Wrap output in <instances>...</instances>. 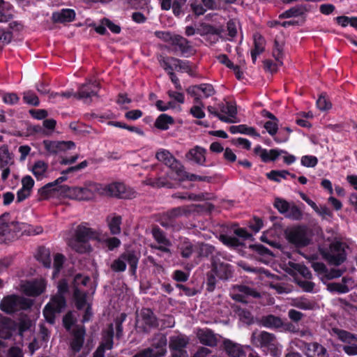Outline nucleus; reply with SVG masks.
<instances>
[{
	"mask_svg": "<svg viewBox=\"0 0 357 357\" xmlns=\"http://www.w3.org/2000/svg\"><path fill=\"white\" fill-rule=\"evenodd\" d=\"M28 227V224L17 221L13 213H3L0 215V243L13 241L26 231L30 234Z\"/></svg>",
	"mask_w": 357,
	"mask_h": 357,
	"instance_id": "obj_1",
	"label": "nucleus"
},
{
	"mask_svg": "<svg viewBox=\"0 0 357 357\" xmlns=\"http://www.w3.org/2000/svg\"><path fill=\"white\" fill-rule=\"evenodd\" d=\"M251 343L263 352L272 357H280L282 346L279 343L275 334L265 331H254L251 335Z\"/></svg>",
	"mask_w": 357,
	"mask_h": 357,
	"instance_id": "obj_2",
	"label": "nucleus"
},
{
	"mask_svg": "<svg viewBox=\"0 0 357 357\" xmlns=\"http://www.w3.org/2000/svg\"><path fill=\"white\" fill-rule=\"evenodd\" d=\"M96 238L95 231L82 223L75 231V234L68 240V245L76 252L86 253L90 251L89 241Z\"/></svg>",
	"mask_w": 357,
	"mask_h": 357,
	"instance_id": "obj_3",
	"label": "nucleus"
},
{
	"mask_svg": "<svg viewBox=\"0 0 357 357\" xmlns=\"http://www.w3.org/2000/svg\"><path fill=\"white\" fill-rule=\"evenodd\" d=\"M94 189L103 196L122 199H135L137 195L132 188L122 183H113L104 187L96 185Z\"/></svg>",
	"mask_w": 357,
	"mask_h": 357,
	"instance_id": "obj_4",
	"label": "nucleus"
},
{
	"mask_svg": "<svg viewBox=\"0 0 357 357\" xmlns=\"http://www.w3.org/2000/svg\"><path fill=\"white\" fill-rule=\"evenodd\" d=\"M139 260V255L135 250H126L116 259L113 261L111 264V269L117 273L124 272L126 270V263H128L130 275H135L137 272Z\"/></svg>",
	"mask_w": 357,
	"mask_h": 357,
	"instance_id": "obj_5",
	"label": "nucleus"
},
{
	"mask_svg": "<svg viewBox=\"0 0 357 357\" xmlns=\"http://www.w3.org/2000/svg\"><path fill=\"white\" fill-rule=\"evenodd\" d=\"M319 252L329 265L338 266L347 259L345 245L340 241L331 243L328 248L320 249Z\"/></svg>",
	"mask_w": 357,
	"mask_h": 357,
	"instance_id": "obj_6",
	"label": "nucleus"
},
{
	"mask_svg": "<svg viewBox=\"0 0 357 357\" xmlns=\"http://www.w3.org/2000/svg\"><path fill=\"white\" fill-rule=\"evenodd\" d=\"M319 252L329 265L338 266L347 259L345 245L340 241L331 243L328 248L320 249Z\"/></svg>",
	"mask_w": 357,
	"mask_h": 357,
	"instance_id": "obj_7",
	"label": "nucleus"
},
{
	"mask_svg": "<svg viewBox=\"0 0 357 357\" xmlns=\"http://www.w3.org/2000/svg\"><path fill=\"white\" fill-rule=\"evenodd\" d=\"M156 159L167 166L173 173L174 179L183 181L188 177L183 165L167 150L160 149L155 154Z\"/></svg>",
	"mask_w": 357,
	"mask_h": 357,
	"instance_id": "obj_8",
	"label": "nucleus"
},
{
	"mask_svg": "<svg viewBox=\"0 0 357 357\" xmlns=\"http://www.w3.org/2000/svg\"><path fill=\"white\" fill-rule=\"evenodd\" d=\"M33 305L31 299L15 294L4 296L0 303V309L8 314H12L21 310H29Z\"/></svg>",
	"mask_w": 357,
	"mask_h": 357,
	"instance_id": "obj_9",
	"label": "nucleus"
},
{
	"mask_svg": "<svg viewBox=\"0 0 357 357\" xmlns=\"http://www.w3.org/2000/svg\"><path fill=\"white\" fill-rule=\"evenodd\" d=\"M287 240L297 248H304L310 243L309 229L305 225L295 226L285 231Z\"/></svg>",
	"mask_w": 357,
	"mask_h": 357,
	"instance_id": "obj_10",
	"label": "nucleus"
},
{
	"mask_svg": "<svg viewBox=\"0 0 357 357\" xmlns=\"http://www.w3.org/2000/svg\"><path fill=\"white\" fill-rule=\"evenodd\" d=\"M66 305V300L63 295H54L43 309L45 320L50 324L55 322L56 314L60 313Z\"/></svg>",
	"mask_w": 357,
	"mask_h": 357,
	"instance_id": "obj_11",
	"label": "nucleus"
},
{
	"mask_svg": "<svg viewBox=\"0 0 357 357\" xmlns=\"http://www.w3.org/2000/svg\"><path fill=\"white\" fill-rule=\"evenodd\" d=\"M98 84L96 83V82L89 83L86 84H83L82 86L79 87L78 93H73L71 91H66L63 93H52L51 97L52 98H68L71 97L72 96H74L75 97H77L80 99H84L86 101H87V99L91 98L93 96H96L97 95V90Z\"/></svg>",
	"mask_w": 357,
	"mask_h": 357,
	"instance_id": "obj_12",
	"label": "nucleus"
},
{
	"mask_svg": "<svg viewBox=\"0 0 357 357\" xmlns=\"http://www.w3.org/2000/svg\"><path fill=\"white\" fill-rule=\"evenodd\" d=\"M186 91L194 98L196 102H199L202 98H207L215 93L213 86L210 84L190 86L186 89Z\"/></svg>",
	"mask_w": 357,
	"mask_h": 357,
	"instance_id": "obj_13",
	"label": "nucleus"
},
{
	"mask_svg": "<svg viewBox=\"0 0 357 357\" xmlns=\"http://www.w3.org/2000/svg\"><path fill=\"white\" fill-rule=\"evenodd\" d=\"M43 144L49 155H55L64 153L75 148V144L71 141H52L44 140Z\"/></svg>",
	"mask_w": 357,
	"mask_h": 357,
	"instance_id": "obj_14",
	"label": "nucleus"
},
{
	"mask_svg": "<svg viewBox=\"0 0 357 357\" xmlns=\"http://www.w3.org/2000/svg\"><path fill=\"white\" fill-rule=\"evenodd\" d=\"M21 288L25 295L36 297L45 291L46 283L44 280H28L22 284Z\"/></svg>",
	"mask_w": 357,
	"mask_h": 357,
	"instance_id": "obj_15",
	"label": "nucleus"
},
{
	"mask_svg": "<svg viewBox=\"0 0 357 357\" xmlns=\"http://www.w3.org/2000/svg\"><path fill=\"white\" fill-rule=\"evenodd\" d=\"M73 339L70 342V348L74 353H78L81 351L84 344L86 328L82 325H76L75 329L72 331Z\"/></svg>",
	"mask_w": 357,
	"mask_h": 357,
	"instance_id": "obj_16",
	"label": "nucleus"
},
{
	"mask_svg": "<svg viewBox=\"0 0 357 357\" xmlns=\"http://www.w3.org/2000/svg\"><path fill=\"white\" fill-rule=\"evenodd\" d=\"M291 202H273L276 208L281 213L285 214L286 217L292 220H300L302 218V211L296 206L291 205Z\"/></svg>",
	"mask_w": 357,
	"mask_h": 357,
	"instance_id": "obj_17",
	"label": "nucleus"
},
{
	"mask_svg": "<svg viewBox=\"0 0 357 357\" xmlns=\"http://www.w3.org/2000/svg\"><path fill=\"white\" fill-rule=\"evenodd\" d=\"M140 317L144 325L143 327L144 332L159 326L158 319L151 308L143 307L140 312Z\"/></svg>",
	"mask_w": 357,
	"mask_h": 357,
	"instance_id": "obj_18",
	"label": "nucleus"
},
{
	"mask_svg": "<svg viewBox=\"0 0 357 357\" xmlns=\"http://www.w3.org/2000/svg\"><path fill=\"white\" fill-rule=\"evenodd\" d=\"M167 339L165 334L155 333L150 340V346L162 357L167 354Z\"/></svg>",
	"mask_w": 357,
	"mask_h": 357,
	"instance_id": "obj_19",
	"label": "nucleus"
},
{
	"mask_svg": "<svg viewBox=\"0 0 357 357\" xmlns=\"http://www.w3.org/2000/svg\"><path fill=\"white\" fill-rule=\"evenodd\" d=\"M16 329L17 324L12 319L4 317L0 320V338L10 339Z\"/></svg>",
	"mask_w": 357,
	"mask_h": 357,
	"instance_id": "obj_20",
	"label": "nucleus"
},
{
	"mask_svg": "<svg viewBox=\"0 0 357 357\" xmlns=\"http://www.w3.org/2000/svg\"><path fill=\"white\" fill-rule=\"evenodd\" d=\"M206 150L204 148L195 146L185 154V158L199 165L204 166L206 162Z\"/></svg>",
	"mask_w": 357,
	"mask_h": 357,
	"instance_id": "obj_21",
	"label": "nucleus"
},
{
	"mask_svg": "<svg viewBox=\"0 0 357 357\" xmlns=\"http://www.w3.org/2000/svg\"><path fill=\"white\" fill-rule=\"evenodd\" d=\"M212 271L221 280H227L232 276V266L228 263L217 262L214 261L212 263Z\"/></svg>",
	"mask_w": 357,
	"mask_h": 357,
	"instance_id": "obj_22",
	"label": "nucleus"
},
{
	"mask_svg": "<svg viewBox=\"0 0 357 357\" xmlns=\"http://www.w3.org/2000/svg\"><path fill=\"white\" fill-rule=\"evenodd\" d=\"M172 45L175 47L176 50L180 51L183 56H188L193 52L189 41L179 35H174Z\"/></svg>",
	"mask_w": 357,
	"mask_h": 357,
	"instance_id": "obj_23",
	"label": "nucleus"
},
{
	"mask_svg": "<svg viewBox=\"0 0 357 357\" xmlns=\"http://www.w3.org/2000/svg\"><path fill=\"white\" fill-rule=\"evenodd\" d=\"M218 108L221 114L225 115L226 118L229 119V121H225L226 123H235L237 121L236 117L237 111L234 104L226 101L219 103Z\"/></svg>",
	"mask_w": 357,
	"mask_h": 357,
	"instance_id": "obj_24",
	"label": "nucleus"
},
{
	"mask_svg": "<svg viewBox=\"0 0 357 357\" xmlns=\"http://www.w3.org/2000/svg\"><path fill=\"white\" fill-rule=\"evenodd\" d=\"M222 348L230 357H243L245 356L242 346L230 340H225L223 341Z\"/></svg>",
	"mask_w": 357,
	"mask_h": 357,
	"instance_id": "obj_25",
	"label": "nucleus"
},
{
	"mask_svg": "<svg viewBox=\"0 0 357 357\" xmlns=\"http://www.w3.org/2000/svg\"><path fill=\"white\" fill-rule=\"evenodd\" d=\"M199 342L204 345L214 347L217 346L218 339L213 331L211 329L201 330L197 333Z\"/></svg>",
	"mask_w": 357,
	"mask_h": 357,
	"instance_id": "obj_26",
	"label": "nucleus"
},
{
	"mask_svg": "<svg viewBox=\"0 0 357 357\" xmlns=\"http://www.w3.org/2000/svg\"><path fill=\"white\" fill-rule=\"evenodd\" d=\"M255 154L258 155L264 162L269 160H275L281 153H284L283 151H278L276 149L266 150L263 149L261 146L258 145L254 149Z\"/></svg>",
	"mask_w": 357,
	"mask_h": 357,
	"instance_id": "obj_27",
	"label": "nucleus"
},
{
	"mask_svg": "<svg viewBox=\"0 0 357 357\" xmlns=\"http://www.w3.org/2000/svg\"><path fill=\"white\" fill-rule=\"evenodd\" d=\"M75 17V12L73 9L66 8L52 14V20L55 22L66 23L72 22Z\"/></svg>",
	"mask_w": 357,
	"mask_h": 357,
	"instance_id": "obj_28",
	"label": "nucleus"
},
{
	"mask_svg": "<svg viewBox=\"0 0 357 357\" xmlns=\"http://www.w3.org/2000/svg\"><path fill=\"white\" fill-rule=\"evenodd\" d=\"M306 349V356L308 357H328L326 349L317 342L307 344Z\"/></svg>",
	"mask_w": 357,
	"mask_h": 357,
	"instance_id": "obj_29",
	"label": "nucleus"
},
{
	"mask_svg": "<svg viewBox=\"0 0 357 357\" xmlns=\"http://www.w3.org/2000/svg\"><path fill=\"white\" fill-rule=\"evenodd\" d=\"M259 324L271 329H280L282 326V319L273 314L262 316Z\"/></svg>",
	"mask_w": 357,
	"mask_h": 357,
	"instance_id": "obj_30",
	"label": "nucleus"
},
{
	"mask_svg": "<svg viewBox=\"0 0 357 357\" xmlns=\"http://www.w3.org/2000/svg\"><path fill=\"white\" fill-rule=\"evenodd\" d=\"M189 338L184 335L172 336L169 338V348L170 350H186Z\"/></svg>",
	"mask_w": 357,
	"mask_h": 357,
	"instance_id": "obj_31",
	"label": "nucleus"
},
{
	"mask_svg": "<svg viewBox=\"0 0 357 357\" xmlns=\"http://www.w3.org/2000/svg\"><path fill=\"white\" fill-rule=\"evenodd\" d=\"M223 32L222 26L215 27L209 24H202L200 28L197 29V33L201 36L208 35L213 37L215 40H218V36Z\"/></svg>",
	"mask_w": 357,
	"mask_h": 357,
	"instance_id": "obj_32",
	"label": "nucleus"
},
{
	"mask_svg": "<svg viewBox=\"0 0 357 357\" xmlns=\"http://www.w3.org/2000/svg\"><path fill=\"white\" fill-rule=\"evenodd\" d=\"M254 44L255 48L251 51V56L253 63H255L257 56L264 51L265 40L261 35L255 34L254 36Z\"/></svg>",
	"mask_w": 357,
	"mask_h": 357,
	"instance_id": "obj_33",
	"label": "nucleus"
},
{
	"mask_svg": "<svg viewBox=\"0 0 357 357\" xmlns=\"http://www.w3.org/2000/svg\"><path fill=\"white\" fill-rule=\"evenodd\" d=\"M333 331L337 336L338 339L344 343L349 344L353 342H357V335L356 334L337 328H333Z\"/></svg>",
	"mask_w": 357,
	"mask_h": 357,
	"instance_id": "obj_34",
	"label": "nucleus"
},
{
	"mask_svg": "<svg viewBox=\"0 0 357 357\" xmlns=\"http://www.w3.org/2000/svg\"><path fill=\"white\" fill-rule=\"evenodd\" d=\"M114 328L113 325L111 324L107 331L103 334L102 342L100 344L98 347H102V349L106 350H110L113 348L114 345Z\"/></svg>",
	"mask_w": 357,
	"mask_h": 357,
	"instance_id": "obj_35",
	"label": "nucleus"
},
{
	"mask_svg": "<svg viewBox=\"0 0 357 357\" xmlns=\"http://www.w3.org/2000/svg\"><path fill=\"white\" fill-rule=\"evenodd\" d=\"M14 164L13 155L9 153L8 147L0 148V168L10 167Z\"/></svg>",
	"mask_w": 357,
	"mask_h": 357,
	"instance_id": "obj_36",
	"label": "nucleus"
},
{
	"mask_svg": "<svg viewBox=\"0 0 357 357\" xmlns=\"http://www.w3.org/2000/svg\"><path fill=\"white\" fill-rule=\"evenodd\" d=\"M308 11V9L305 5H299L291 8L283 13L280 15V18H289L294 17H298L304 15Z\"/></svg>",
	"mask_w": 357,
	"mask_h": 357,
	"instance_id": "obj_37",
	"label": "nucleus"
},
{
	"mask_svg": "<svg viewBox=\"0 0 357 357\" xmlns=\"http://www.w3.org/2000/svg\"><path fill=\"white\" fill-rule=\"evenodd\" d=\"M177 198L182 199H190V200H195V201H211L214 199H215V197L212 193H203L198 195H190L188 193H183V194H178V196H176Z\"/></svg>",
	"mask_w": 357,
	"mask_h": 357,
	"instance_id": "obj_38",
	"label": "nucleus"
},
{
	"mask_svg": "<svg viewBox=\"0 0 357 357\" xmlns=\"http://www.w3.org/2000/svg\"><path fill=\"white\" fill-rule=\"evenodd\" d=\"M73 298L75 306L77 310H82L86 304V293L79 289L77 287H75L73 291Z\"/></svg>",
	"mask_w": 357,
	"mask_h": 357,
	"instance_id": "obj_39",
	"label": "nucleus"
},
{
	"mask_svg": "<svg viewBox=\"0 0 357 357\" xmlns=\"http://www.w3.org/2000/svg\"><path fill=\"white\" fill-rule=\"evenodd\" d=\"M144 183L147 185H150L153 188H159L162 187L172 188V185L171 183L167 181L165 177H160L158 178H147L144 181Z\"/></svg>",
	"mask_w": 357,
	"mask_h": 357,
	"instance_id": "obj_40",
	"label": "nucleus"
},
{
	"mask_svg": "<svg viewBox=\"0 0 357 357\" xmlns=\"http://www.w3.org/2000/svg\"><path fill=\"white\" fill-rule=\"evenodd\" d=\"M67 179V177L65 176H61L54 181L53 182L48 183L45 185H44L42 188L40 190V193L41 195H43L45 196V199L49 198L48 195L50 193L52 190H54L56 189V187L61 183L62 182L65 181Z\"/></svg>",
	"mask_w": 357,
	"mask_h": 357,
	"instance_id": "obj_41",
	"label": "nucleus"
},
{
	"mask_svg": "<svg viewBox=\"0 0 357 357\" xmlns=\"http://www.w3.org/2000/svg\"><path fill=\"white\" fill-rule=\"evenodd\" d=\"M181 256L183 258L188 259L194 252V245L188 239H185L178 247Z\"/></svg>",
	"mask_w": 357,
	"mask_h": 357,
	"instance_id": "obj_42",
	"label": "nucleus"
},
{
	"mask_svg": "<svg viewBox=\"0 0 357 357\" xmlns=\"http://www.w3.org/2000/svg\"><path fill=\"white\" fill-rule=\"evenodd\" d=\"M229 131L232 134L242 133L248 135L259 137V135L252 127H248L245 125L231 126L229 128Z\"/></svg>",
	"mask_w": 357,
	"mask_h": 357,
	"instance_id": "obj_43",
	"label": "nucleus"
},
{
	"mask_svg": "<svg viewBox=\"0 0 357 357\" xmlns=\"http://www.w3.org/2000/svg\"><path fill=\"white\" fill-rule=\"evenodd\" d=\"M174 123V119L172 116H168L165 114H160L156 119L155 122V126L156 128L161 130H167L169 127V125Z\"/></svg>",
	"mask_w": 357,
	"mask_h": 357,
	"instance_id": "obj_44",
	"label": "nucleus"
},
{
	"mask_svg": "<svg viewBox=\"0 0 357 357\" xmlns=\"http://www.w3.org/2000/svg\"><path fill=\"white\" fill-rule=\"evenodd\" d=\"M236 313L243 323L247 325H251L254 323V317L248 310L238 307Z\"/></svg>",
	"mask_w": 357,
	"mask_h": 357,
	"instance_id": "obj_45",
	"label": "nucleus"
},
{
	"mask_svg": "<svg viewBox=\"0 0 357 357\" xmlns=\"http://www.w3.org/2000/svg\"><path fill=\"white\" fill-rule=\"evenodd\" d=\"M47 167L48 165L46 162L42 160H38L33 165L31 171L37 178L40 179L43 177Z\"/></svg>",
	"mask_w": 357,
	"mask_h": 357,
	"instance_id": "obj_46",
	"label": "nucleus"
},
{
	"mask_svg": "<svg viewBox=\"0 0 357 357\" xmlns=\"http://www.w3.org/2000/svg\"><path fill=\"white\" fill-rule=\"evenodd\" d=\"M172 61L174 62V70L182 73H187L190 75H193L192 67L188 61L180 60L176 58L175 60Z\"/></svg>",
	"mask_w": 357,
	"mask_h": 357,
	"instance_id": "obj_47",
	"label": "nucleus"
},
{
	"mask_svg": "<svg viewBox=\"0 0 357 357\" xmlns=\"http://www.w3.org/2000/svg\"><path fill=\"white\" fill-rule=\"evenodd\" d=\"M13 16L12 8L8 3L0 6V22H6L12 19Z\"/></svg>",
	"mask_w": 357,
	"mask_h": 357,
	"instance_id": "obj_48",
	"label": "nucleus"
},
{
	"mask_svg": "<svg viewBox=\"0 0 357 357\" xmlns=\"http://www.w3.org/2000/svg\"><path fill=\"white\" fill-rule=\"evenodd\" d=\"M121 216L115 215L108 223L110 233L112 235H116L121 233Z\"/></svg>",
	"mask_w": 357,
	"mask_h": 357,
	"instance_id": "obj_49",
	"label": "nucleus"
},
{
	"mask_svg": "<svg viewBox=\"0 0 357 357\" xmlns=\"http://www.w3.org/2000/svg\"><path fill=\"white\" fill-rule=\"evenodd\" d=\"M152 234L154 239L160 244L164 245H169L170 241L166 238L163 231L158 226L155 227L152 229Z\"/></svg>",
	"mask_w": 357,
	"mask_h": 357,
	"instance_id": "obj_50",
	"label": "nucleus"
},
{
	"mask_svg": "<svg viewBox=\"0 0 357 357\" xmlns=\"http://www.w3.org/2000/svg\"><path fill=\"white\" fill-rule=\"evenodd\" d=\"M220 240L224 245L231 248H237L241 245V243L236 237L227 234H221Z\"/></svg>",
	"mask_w": 357,
	"mask_h": 357,
	"instance_id": "obj_51",
	"label": "nucleus"
},
{
	"mask_svg": "<svg viewBox=\"0 0 357 357\" xmlns=\"http://www.w3.org/2000/svg\"><path fill=\"white\" fill-rule=\"evenodd\" d=\"M195 105L190 108V113L196 119H203L205 116V113L203 110L204 107V103L199 100V102H196L194 100Z\"/></svg>",
	"mask_w": 357,
	"mask_h": 357,
	"instance_id": "obj_52",
	"label": "nucleus"
},
{
	"mask_svg": "<svg viewBox=\"0 0 357 357\" xmlns=\"http://www.w3.org/2000/svg\"><path fill=\"white\" fill-rule=\"evenodd\" d=\"M327 289L331 292H337L338 294H346L350 291L347 284L339 282L329 283L327 286Z\"/></svg>",
	"mask_w": 357,
	"mask_h": 357,
	"instance_id": "obj_53",
	"label": "nucleus"
},
{
	"mask_svg": "<svg viewBox=\"0 0 357 357\" xmlns=\"http://www.w3.org/2000/svg\"><path fill=\"white\" fill-rule=\"evenodd\" d=\"M127 315L126 313H121L120 316L114 319L116 326V337L120 339L123 336V323L125 321Z\"/></svg>",
	"mask_w": 357,
	"mask_h": 357,
	"instance_id": "obj_54",
	"label": "nucleus"
},
{
	"mask_svg": "<svg viewBox=\"0 0 357 357\" xmlns=\"http://www.w3.org/2000/svg\"><path fill=\"white\" fill-rule=\"evenodd\" d=\"M65 261V257L62 254L57 253L54 255V263H53V275H56L59 273L61 268H63Z\"/></svg>",
	"mask_w": 357,
	"mask_h": 357,
	"instance_id": "obj_55",
	"label": "nucleus"
},
{
	"mask_svg": "<svg viewBox=\"0 0 357 357\" xmlns=\"http://www.w3.org/2000/svg\"><path fill=\"white\" fill-rule=\"evenodd\" d=\"M38 259L41 261L43 266L46 268H50L51 266V259L50 252L46 250L44 248H39L38 249Z\"/></svg>",
	"mask_w": 357,
	"mask_h": 357,
	"instance_id": "obj_56",
	"label": "nucleus"
},
{
	"mask_svg": "<svg viewBox=\"0 0 357 357\" xmlns=\"http://www.w3.org/2000/svg\"><path fill=\"white\" fill-rule=\"evenodd\" d=\"M239 27L240 23L236 19L231 20L227 22L228 35L230 37L229 40H231L236 36Z\"/></svg>",
	"mask_w": 357,
	"mask_h": 357,
	"instance_id": "obj_57",
	"label": "nucleus"
},
{
	"mask_svg": "<svg viewBox=\"0 0 357 357\" xmlns=\"http://www.w3.org/2000/svg\"><path fill=\"white\" fill-rule=\"evenodd\" d=\"M263 226L264 222L262 219L257 216H254L248 222L249 228L255 233L259 232Z\"/></svg>",
	"mask_w": 357,
	"mask_h": 357,
	"instance_id": "obj_58",
	"label": "nucleus"
},
{
	"mask_svg": "<svg viewBox=\"0 0 357 357\" xmlns=\"http://www.w3.org/2000/svg\"><path fill=\"white\" fill-rule=\"evenodd\" d=\"M63 326L67 331H70L77 321L71 312L66 313L63 317Z\"/></svg>",
	"mask_w": 357,
	"mask_h": 357,
	"instance_id": "obj_59",
	"label": "nucleus"
},
{
	"mask_svg": "<svg viewBox=\"0 0 357 357\" xmlns=\"http://www.w3.org/2000/svg\"><path fill=\"white\" fill-rule=\"evenodd\" d=\"M172 60H175L174 57H161L159 60L160 66L168 73L169 71L173 72L174 70V62Z\"/></svg>",
	"mask_w": 357,
	"mask_h": 357,
	"instance_id": "obj_60",
	"label": "nucleus"
},
{
	"mask_svg": "<svg viewBox=\"0 0 357 357\" xmlns=\"http://www.w3.org/2000/svg\"><path fill=\"white\" fill-rule=\"evenodd\" d=\"M287 175H289V173L285 170H273L267 174V176L268 178L276 182H280L281 181V178H285Z\"/></svg>",
	"mask_w": 357,
	"mask_h": 357,
	"instance_id": "obj_61",
	"label": "nucleus"
},
{
	"mask_svg": "<svg viewBox=\"0 0 357 357\" xmlns=\"http://www.w3.org/2000/svg\"><path fill=\"white\" fill-rule=\"evenodd\" d=\"M231 229L235 235L244 240L252 237V234H250L245 228L239 227L238 225H232Z\"/></svg>",
	"mask_w": 357,
	"mask_h": 357,
	"instance_id": "obj_62",
	"label": "nucleus"
},
{
	"mask_svg": "<svg viewBox=\"0 0 357 357\" xmlns=\"http://www.w3.org/2000/svg\"><path fill=\"white\" fill-rule=\"evenodd\" d=\"M24 101L33 106H38L39 105V100L37 96L31 91H26L23 94Z\"/></svg>",
	"mask_w": 357,
	"mask_h": 357,
	"instance_id": "obj_63",
	"label": "nucleus"
},
{
	"mask_svg": "<svg viewBox=\"0 0 357 357\" xmlns=\"http://www.w3.org/2000/svg\"><path fill=\"white\" fill-rule=\"evenodd\" d=\"M250 248L256 253L261 256L272 255L271 251L261 244H252L250 245Z\"/></svg>",
	"mask_w": 357,
	"mask_h": 357,
	"instance_id": "obj_64",
	"label": "nucleus"
}]
</instances>
